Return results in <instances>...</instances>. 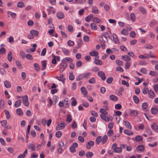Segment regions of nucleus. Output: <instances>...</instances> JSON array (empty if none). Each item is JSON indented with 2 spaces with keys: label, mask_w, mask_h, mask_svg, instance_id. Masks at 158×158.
Returning a JSON list of instances; mask_svg holds the SVG:
<instances>
[{
  "label": "nucleus",
  "mask_w": 158,
  "mask_h": 158,
  "mask_svg": "<svg viewBox=\"0 0 158 158\" xmlns=\"http://www.w3.org/2000/svg\"><path fill=\"white\" fill-rule=\"evenodd\" d=\"M100 112L102 113L101 114L104 115H107L108 114L107 112L105 110L103 109H101L100 110Z\"/></svg>",
  "instance_id": "864d4df0"
},
{
  "label": "nucleus",
  "mask_w": 158,
  "mask_h": 158,
  "mask_svg": "<svg viewBox=\"0 0 158 158\" xmlns=\"http://www.w3.org/2000/svg\"><path fill=\"white\" fill-rule=\"evenodd\" d=\"M122 59L125 61H128L131 60L130 57L128 55H124L122 56Z\"/></svg>",
  "instance_id": "2eb2a0df"
},
{
  "label": "nucleus",
  "mask_w": 158,
  "mask_h": 158,
  "mask_svg": "<svg viewBox=\"0 0 158 158\" xmlns=\"http://www.w3.org/2000/svg\"><path fill=\"white\" fill-rule=\"evenodd\" d=\"M17 6L19 8H23L25 6L24 3L22 2H19L17 4Z\"/></svg>",
  "instance_id": "72a5a7b5"
},
{
  "label": "nucleus",
  "mask_w": 158,
  "mask_h": 158,
  "mask_svg": "<svg viewBox=\"0 0 158 158\" xmlns=\"http://www.w3.org/2000/svg\"><path fill=\"white\" fill-rule=\"evenodd\" d=\"M4 101L2 99L0 101V108L2 109L4 108Z\"/></svg>",
  "instance_id": "6e6d98bb"
},
{
  "label": "nucleus",
  "mask_w": 158,
  "mask_h": 158,
  "mask_svg": "<svg viewBox=\"0 0 158 158\" xmlns=\"http://www.w3.org/2000/svg\"><path fill=\"white\" fill-rule=\"evenodd\" d=\"M90 27L93 30H97L98 29V27L94 23H91L90 24Z\"/></svg>",
  "instance_id": "a878e982"
},
{
  "label": "nucleus",
  "mask_w": 158,
  "mask_h": 158,
  "mask_svg": "<svg viewBox=\"0 0 158 158\" xmlns=\"http://www.w3.org/2000/svg\"><path fill=\"white\" fill-rule=\"evenodd\" d=\"M83 40L84 41L88 42L89 40V38L88 36L85 35L84 36Z\"/></svg>",
  "instance_id": "774afa93"
},
{
  "label": "nucleus",
  "mask_w": 158,
  "mask_h": 158,
  "mask_svg": "<svg viewBox=\"0 0 158 158\" xmlns=\"http://www.w3.org/2000/svg\"><path fill=\"white\" fill-rule=\"evenodd\" d=\"M92 12L95 14H97L98 12V10L97 7L94 6L92 8Z\"/></svg>",
  "instance_id": "7c9ffc66"
},
{
  "label": "nucleus",
  "mask_w": 158,
  "mask_h": 158,
  "mask_svg": "<svg viewBox=\"0 0 158 158\" xmlns=\"http://www.w3.org/2000/svg\"><path fill=\"white\" fill-rule=\"evenodd\" d=\"M53 57V59L52 60V63L53 64H56V56L53 54L52 55Z\"/></svg>",
  "instance_id": "13d9d810"
},
{
  "label": "nucleus",
  "mask_w": 158,
  "mask_h": 158,
  "mask_svg": "<svg viewBox=\"0 0 158 158\" xmlns=\"http://www.w3.org/2000/svg\"><path fill=\"white\" fill-rule=\"evenodd\" d=\"M98 75L100 77L102 81H104L106 79V77L105 73L102 71L98 72Z\"/></svg>",
  "instance_id": "39448f33"
},
{
  "label": "nucleus",
  "mask_w": 158,
  "mask_h": 158,
  "mask_svg": "<svg viewBox=\"0 0 158 158\" xmlns=\"http://www.w3.org/2000/svg\"><path fill=\"white\" fill-rule=\"evenodd\" d=\"M130 36L132 38H134L136 36V33L134 31H131L130 33Z\"/></svg>",
  "instance_id": "052dcab7"
},
{
  "label": "nucleus",
  "mask_w": 158,
  "mask_h": 158,
  "mask_svg": "<svg viewBox=\"0 0 158 158\" xmlns=\"http://www.w3.org/2000/svg\"><path fill=\"white\" fill-rule=\"evenodd\" d=\"M117 145L116 143H114L112 146V148L114 152L116 153H120L122 151L121 147H117Z\"/></svg>",
  "instance_id": "f257e3e1"
},
{
  "label": "nucleus",
  "mask_w": 158,
  "mask_h": 158,
  "mask_svg": "<svg viewBox=\"0 0 158 158\" xmlns=\"http://www.w3.org/2000/svg\"><path fill=\"white\" fill-rule=\"evenodd\" d=\"M124 133L128 135H132L133 134L132 132H129L127 130H124Z\"/></svg>",
  "instance_id": "e2e57ef3"
},
{
  "label": "nucleus",
  "mask_w": 158,
  "mask_h": 158,
  "mask_svg": "<svg viewBox=\"0 0 158 158\" xmlns=\"http://www.w3.org/2000/svg\"><path fill=\"white\" fill-rule=\"evenodd\" d=\"M149 91V90L148 87H145L143 89V93L144 94H146L148 93Z\"/></svg>",
  "instance_id": "2f4dec72"
},
{
  "label": "nucleus",
  "mask_w": 158,
  "mask_h": 158,
  "mask_svg": "<svg viewBox=\"0 0 158 158\" xmlns=\"http://www.w3.org/2000/svg\"><path fill=\"white\" fill-rule=\"evenodd\" d=\"M17 114L19 116H22L23 115V112L20 108H18L16 110Z\"/></svg>",
  "instance_id": "c03bdc74"
},
{
  "label": "nucleus",
  "mask_w": 158,
  "mask_h": 158,
  "mask_svg": "<svg viewBox=\"0 0 158 158\" xmlns=\"http://www.w3.org/2000/svg\"><path fill=\"white\" fill-rule=\"evenodd\" d=\"M65 127V123L63 122L58 124L56 127V130L58 131L63 129Z\"/></svg>",
  "instance_id": "7ed1b4c3"
},
{
  "label": "nucleus",
  "mask_w": 158,
  "mask_h": 158,
  "mask_svg": "<svg viewBox=\"0 0 158 158\" xmlns=\"http://www.w3.org/2000/svg\"><path fill=\"white\" fill-rule=\"evenodd\" d=\"M133 100L135 103L137 104L139 103V99L137 96L134 95L133 96Z\"/></svg>",
  "instance_id": "473e14b6"
},
{
  "label": "nucleus",
  "mask_w": 158,
  "mask_h": 158,
  "mask_svg": "<svg viewBox=\"0 0 158 158\" xmlns=\"http://www.w3.org/2000/svg\"><path fill=\"white\" fill-rule=\"evenodd\" d=\"M4 85L6 88H10L11 86L10 82L8 81H5L4 82Z\"/></svg>",
  "instance_id": "cd10ccee"
},
{
  "label": "nucleus",
  "mask_w": 158,
  "mask_h": 158,
  "mask_svg": "<svg viewBox=\"0 0 158 158\" xmlns=\"http://www.w3.org/2000/svg\"><path fill=\"white\" fill-rule=\"evenodd\" d=\"M113 80V78L112 77H110L108 78L106 80V81L107 83L108 84H111Z\"/></svg>",
  "instance_id": "4d7b16f0"
},
{
  "label": "nucleus",
  "mask_w": 158,
  "mask_h": 158,
  "mask_svg": "<svg viewBox=\"0 0 158 158\" xmlns=\"http://www.w3.org/2000/svg\"><path fill=\"white\" fill-rule=\"evenodd\" d=\"M75 78V76L73 74V72H70L69 73V79L70 81H73L74 80Z\"/></svg>",
  "instance_id": "c9c22d12"
},
{
  "label": "nucleus",
  "mask_w": 158,
  "mask_h": 158,
  "mask_svg": "<svg viewBox=\"0 0 158 158\" xmlns=\"http://www.w3.org/2000/svg\"><path fill=\"white\" fill-rule=\"evenodd\" d=\"M89 54L92 56H97L98 54V52L97 51H93L90 52Z\"/></svg>",
  "instance_id": "a19ab883"
},
{
  "label": "nucleus",
  "mask_w": 158,
  "mask_h": 158,
  "mask_svg": "<svg viewBox=\"0 0 158 158\" xmlns=\"http://www.w3.org/2000/svg\"><path fill=\"white\" fill-rule=\"evenodd\" d=\"M34 67L36 71H39L40 70V67L39 65L36 63H35L34 64Z\"/></svg>",
  "instance_id": "58836bf2"
},
{
  "label": "nucleus",
  "mask_w": 158,
  "mask_h": 158,
  "mask_svg": "<svg viewBox=\"0 0 158 158\" xmlns=\"http://www.w3.org/2000/svg\"><path fill=\"white\" fill-rule=\"evenodd\" d=\"M113 39L114 42L116 44H118L119 42V40L118 38V36L114 33L113 34Z\"/></svg>",
  "instance_id": "f3484780"
},
{
  "label": "nucleus",
  "mask_w": 158,
  "mask_h": 158,
  "mask_svg": "<svg viewBox=\"0 0 158 158\" xmlns=\"http://www.w3.org/2000/svg\"><path fill=\"white\" fill-rule=\"evenodd\" d=\"M22 101L25 106H27L29 105V103L28 102V97L27 95H25L23 98Z\"/></svg>",
  "instance_id": "20e7f679"
},
{
  "label": "nucleus",
  "mask_w": 158,
  "mask_h": 158,
  "mask_svg": "<svg viewBox=\"0 0 158 158\" xmlns=\"http://www.w3.org/2000/svg\"><path fill=\"white\" fill-rule=\"evenodd\" d=\"M114 134L113 131L112 130L110 129L107 131V134L109 136H110L113 135Z\"/></svg>",
  "instance_id": "69168bd1"
},
{
  "label": "nucleus",
  "mask_w": 158,
  "mask_h": 158,
  "mask_svg": "<svg viewBox=\"0 0 158 158\" xmlns=\"http://www.w3.org/2000/svg\"><path fill=\"white\" fill-rule=\"evenodd\" d=\"M62 133L61 131H58L56 133V136L57 138L60 137L62 135Z\"/></svg>",
  "instance_id": "338daca9"
},
{
  "label": "nucleus",
  "mask_w": 158,
  "mask_h": 158,
  "mask_svg": "<svg viewBox=\"0 0 158 158\" xmlns=\"http://www.w3.org/2000/svg\"><path fill=\"white\" fill-rule=\"evenodd\" d=\"M130 17L131 19L133 22H135V16L134 13H132L130 14Z\"/></svg>",
  "instance_id": "ea45409f"
},
{
  "label": "nucleus",
  "mask_w": 158,
  "mask_h": 158,
  "mask_svg": "<svg viewBox=\"0 0 158 158\" xmlns=\"http://www.w3.org/2000/svg\"><path fill=\"white\" fill-rule=\"evenodd\" d=\"M130 110V114H131V115L133 116H136L138 114V112L137 110Z\"/></svg>",
  "instance_id": "a211bd4d"
},
{
  "label": "nucleus",
  "mask_w": 158,
  "mask_h": 158,
  "mask_svg": "<svg viewBox=\"0 0 158 158\" xmlns=\"http://www.w3.org/2000/svg\"><path fill=\"white\" fill-rule=\"evenodd\" d=\"M28 147L33 151H35V145L34 143H32L28 145Z\"/></svg>",
  "instance_id": "f8f14e48"
},
{
  "label": "nucleus",
  "mask_w": 158,
  "mask_h": 158,
  "mask_svg": "<svg viewBox=\"0 0 158 158\" xmlns=\"http://www.w3.org/2000/svg\"><path fill=\"white\" fill-rule=\"evenodd\" d=\"M25 57L29 60H31L33 59V57L30 54H27L25 55Z\"/></svg>",
  "instance_id": "680f3d73"
},
{
  "label": "nucleus",
  "mask_w": 158,
  "mask_h": 158,
  "mask_svg": "<svg viewBox=\"0 0 158 158\" xmlns=\"http://www.w3.org/2000/svg\"><path fill=\"white\" fill-rule=\"evenodd\" d=\"M111 34L110 31H109V32H105V35H104L103 36L106 39L107 38L110 39V36Z\"/></svg>",
  "instance_id": "dca6fc26"
},
{
  "label": "nucleus",
  "mask_w": 158,
  "mask_h": 158,
  "mask_svg": "<svg viewBox=\"0 0 158 158\" xmlns=\"http://www.w3.org/2000/svg\"><path fill=\"white\" fill-rule=\"evenodd\" d=\"M93 22L96 23H99L101 22V20L97 17H94L93 19Z\"/></svg>",
  "instance_id": "4c0bfd02"
},
{
  "label": "nucleus",
  "mask_w": 158,
  "mask_h": 158,
  "mask_svg": "<svg viewBox=\"0 0 158 158\" xmlns=\"http://www.w3.org/2000/svg\"><path fill=\"white\" fill-rule=\"evenodd\" d=\"M67 66V64L66 63L61 62L60 64L59 70L60 73H62L66 68Z\"/></svg>",
  "instance_id": "f03ea898"
},
{
  "label": "nucleus",
  "mask_w": 158,
  "mask_h": 158,
  "mask_svg": "<svg viewBox=\"0 0 158 158\" xmlns=\"http://www.w3.org/2000/svg\"><path fill=\"white\" fill-rule=\"evenodd\" d=\"M94 62L97 64L99 65H102V61L98 59H95L94 60Z\"/></svg>",
  "instance_id": "3c124183"
},
{
  "label": "nucleus",
  "mask_w": 158,
  "mask_h": 158,
  "mask_svg": "<svg viewBox=\"0 0 158 158\" xmlns=\"http://www.w3.org/2000/svg\"><path fill=\"white\" fill-rule=\"evenodd\" d=\"M15 63L17 66H18L19 69H22V66L19 60H16Z\"/></svg>",
  "instance_id": "5fc2aeb1"
},
{
  "label": "nucleus",
  "mask_w": 158,
  "mask_h": 158,
  "mask_svg": "<svg viewBox=\"0 0 158 158\" xmlns=\"http://www.w3.org/2000/svg\"><path fill=\"white\" fill-rule=\"evenodd\" d=\"M123 124L126 127L128 128L129 129H131L132 128V126L130 123L129 122L127 121L126 119H124L123 120Z\"/></svg>",
  "instance_id": "423d86ee"
},
{
  "label": "nucleus",
  "mask_w": 158,
  "mask_h": 158,
  "mask_svg": "<svg viewBox=\"0 0 158 158\" xmlns=\"http://www.w3.org/2000/svg\"><path fill=\"white\" fill-rule=\"evenodd\" d=\"M61 61L63 63H65L68 62H69L70 63H72L73 62V60L70 57H66L63 59Z\"/></svg>",
  "instance_id": "0eeeda50"
},
{
  "label": "nucleus",
  "mask_w": 158,
  "mask_h": 158,
  "mask_svg": "<svg viewBox=\"0 0 158 158\" xmlns=\"http://www.w3.org/2000/svg\"><path fill=\"white\" fill-rule=\"evenodd\" d=\"M143 137L141 136L137 135L135 137V139L138 142H140L143 139Z\"/></svg>",
  "instance_id": "49530a36"
},
{
  "label": "nucleus",
  "mask_w": 158,
  "mask_h": 158,
  "mask_svg": "<svg viewBox=\"0 0 158 158\" xmlns=\"http://www.w3.org/2000/svg\"><path fill=\"white\" fill-rule=\"evenodd\" d=\"M4 112L5 113L6 118L7 119H9L10 117V116L9 112L6 110H5Z\"/></svg>",
  "instance_id": "79ce46f5"
},
{
  "label": "nucleus",
  "mask_w": 158,
  "mask_h": 158,
  "mask_svg": "<svg viewBox=\"0 0 158 158\" xmlns=\"http://www.w3.org/2000/svg\"><path fill=\"white\" fill-rule=\"evenodd\" d=\"M94 144V142L93 141H90L86 144V147L88 149H89L91 148V147L93 146Z\"/></svg>",
  "instance_id": "1a4fd4ad"
},
{
  "label": "nucleus",
  "mask_w": 158,
  "mask_h": 158,
  "mask_svg": "<svg viewBox=\"0 0 158 158\" xmlns=\"http://www.w3.org/2000/svg\"><path fill=\"white\" fill-rule=\"evenodd\" d=\"M145 132L149 135H152V132L151 131L150 128L149 127H146L145 129Z\"/></svg>",
  "instance_id": "aec40b11"
},
{
  "label": "nucleus",
  "mask_w": 158,
  "mask_h": 158,
  "mask_svg": "<svg viewBox=\"0 0 158 158\" xmlns=\"http://www.w3.org/2000/svg\"><path fill=\"white\" fill-rule=\"evenodd\" d=\"M56 16L57 18L59 19H61L64 17V15L61 12H58L56 13Z\"/></svg>",
  "instance_id": "6e6552de"
},
{
  "label": "nucleus",
  "mask_w": 158,
  "mask_h": 158,
  "mask_svg": "<svg viewBox=\"0 0 158 158\" xmlns=\"http://www.w3.org/2000/svg\"><path fill=\"white\" fill-rule=\"evenodd\" d=\"M151 111L152 114H156L157 112L156 108H152L151 110Z\"/></svg>",
  "instance_id": "de8ad7c7"
},
{
  "label": "nucleus",
  "mask_w": 158,
  "mask_h": 158,
  "mask_svg": "<svg viewBox=\"0 0 158 158\" xmlns=\"http://www.w3.org/2000/svg\"><path fill=\"white\" fill-rule=\"evenodd\" d=\"M27 150L26 149L23 152V153L19 155L17 157V158H24L26 156V154H27Z\"/></svg>",
  "instance_id": "b1692460"
},
{
  "label": "nucleus",
  "mask_w": 158,
  "mask_h": 158,
  "mask_svg": "<svg viewBox=\"0 0 158 158\" xmlns=\"http://www.w3.org/2000/svg\"><path fill=\"white\" fill-rule=\"evenodd\" d=\"M84 78L83 74H79L76 77V80L77 81H79L83 79Z\"/></svg>",
  "instance_id": "f704fd0d"
},
{
  "label": "nucleus",
  "mask_w": 158,
  "mask_h": 158,
  "mask_svg": "<svg viewBox=\"0 0 158 158\" xmlns=\"http://www.w3.org/2000/svg\"><path fill=\"white\" fill-rule=\"evenodd\" d=\"M139 10L142 14H145L147 13V10L146 9L143 7L141 6L139 7Z\"/></svg>",
  "instance_id": "6ab92c4d"
},
{
  "label": "nucleus",
  "mask_w": 158,
  "mask_h": 158,
  "mask_svg": "<svg viewBox=\"0 0 158 158\" xmlns=\"http://www.w3.org/2000/svg\"><path fill=\"white\" fill-rule=\"evenodd\" d=\"M102 136H98L96 138V143L97 144H98L101 142Z\"/></svg>",
  "instance_id": "09e8293b"
},
{
  "label": "nucleus",
  "mask_w": 158,
  "mask_h": 158,
  "mask_svg": "<svg viewBox=\"0 0 158 158\" xmlns=\"http://www.w3.org/2000/svg\"><path fill=\"white\" fill-rule=\"evenodd\" d=\"M108 139L107 136L106 135H104L103 137L101 138V142L103 144H105L107 141Z\"/></svg>",
  "instance_id": "4468645a"
},
{
  "label": "nucleus",
  "mask_w": 158,
  "mask_h": 158,
  "mask_svg": "<svg viewBox=\"0 0 158 158\" xmlns=\"http://www.w3.org/2000/svg\"><path fill=\"white\" fill-rule=\"evenodd\" d=\"M12 53L11 51L9 52L7 55V59L9 62H11L12 60Z\"/></svg>",
  "instance_id": "ddd939ff"
},
{
  "label": "nucleus",
  "mask_w": 158,
  "mask_h": 158,
  "mask_svg": "<svg viewBox=\"0 0 158 158\" xmlns=\"http://www.w3.org/2000/svg\"><path fill=\"white\" fill-rule=\"evenodd\" d=\"M61 49L63 53L65 55H67L68 54L70 53V51L69 50L64 48H62Z\"/></svg>",
  "instance_id": "c756f323"
},
{
  "label": "nucleus",
  "mask_w": 158,
  "mask_h": 158,
  "mask_svg": "<svg viewBox=\"0 0 158 158\" xmlns=\"http://www.w3.org/2000/svg\"><path fill=\"white\" fill-rule=\"evenodd\" d=\"M93 15L92 14H90L85 18V21L87 22H89L91 20L92 18H93Z\"/></svg>",
  "instance_id": "bb28decb"
},
{
  "label": "nucleus",
  "mask_w": 158,
  "mask_h": 158,
  "mask_svg": "<svg viewBox=\"0 0 158 158\" xmlns=\"http://www.w3.org/2000/svg\"><path fill=\"white\" fill-rule=\"evenodd\" d=\"M6 50L5 48L3 47L1 48L0 49V54H3L6 53Z\"/></svg>",
  "instance_id": "0e129e2a"
},
{
  "label": "nucleus",
  "mask_w": 158,
  "mask_h": 158,
  "mask_svg": "<svg viewBox=\"0 0 158 158\" xmlns=\"http://www.w3.org/2000/svg\"><path fill=\"white\" fill-rule=\"evenodd\" d=\"M21 104V101L20 100H18L16 101L15 104V107L16 108L19 107Z\"/></svg>",
  "instance_id": "c85d7f7f"
},
{
  "label": "nucleus",
  "mask_w": 158,
  "mask_h": 158,
  "mask_svg": "<svg viewBox=\"0 0 158 158\" xmlns=\"http://www.w3.org/2000/svg\"><path fill=\"white\" fill-rule=\"evenodd\" d=\"M151 127L152 130L156 131L158 129V126L155 123H154L151 125Z\"/></svg>",
  "instance_id": "5701e85b"
},
{
  "label": "nucleus",
  "mask_w": 158,
  "mask_h": 158,
  "mask_svg": "<svg viewBox=\"0 0 158 158\" xmlns=\"http://www.w3.org/2000/svg\"><path fill=\"white\" fill-rule=\"evenodd\" d=\"M81 90L82 93L85 96V95L87 94L88 92L87 91L86 88L84 87H82L81 88Z\"/></svg>",
  "instance_id": "393cba45"
},
{
  "label": "nucleus",
  "mask_w": 158,
  "mask_h": 158,
  "mask_svg": "<svg viewBox=\"0 0 158 158\" xmlns=\"http://www.w3.org/2000/svg\"><path fill=\"white\" fill-rule=\"evenodd\" d=\"M148 93L149 95V97L150 98H153L155 97L156 95L153 91L150 90Z\"/></svg>",
  "instance_id": "9d476101"
},
{
  "label": "nucleus",
  "mask_w": 158,
  "mask_h": 158,
  "mask_svg": "<svg viewBox=\"0 0 158 158\" xmlns=\"http://www.w3.org/2000/svg\"><path fill=\"white\" fill-rule=\"evenodd\" d=\"M42 63L43 66V68L41 69L42 70H44L45 69L46 67L47 63L45 60H43L42 61Z\"/></svg>",
  "instance_id": "37998d69"
},
{
  "label": "nucleus",
  "mask_w": 158,
  "mask_h": 158,
  "mask_svg": "<svg viewBox=\"0 0 158 158\" xmlns=\"http://www.w3.org/2000/svg\"><path fill=\"white\" fill-rule=\"evenodd\" d=\"M121 34L125 35H126L128 34L127 30L125 29H123L121 31Z\"/></svg>",
  "instance_id": "a18cd8bd"
},
{
  "label": "nucleus",
  "mask_w": 158,
  "mask_h": 158,
  "mask_svg": "<svg viewBox=\"0 0 158 158\" xmlns=\"http://www.w3.org/2000/svg\"><path fill=\"white\" fill-rule=\"evenodd\" d=\"M137 148L138 151H142L144 150V147L143 145H140L138 146Z\"/></svg>",
  "instance_id": "8fccbe9b"
},
{
  "label": "nucleus",
  "mask_w": 158,
  "mask_h": 158,
  "mask_svg": "<svg viewBox=\"0 0 158 158\" xmlns=\"http://www.w3.org/2000/svg\"><path fill=\"white\" fill-rule=\"evenodd\" d=\"M110 99L113 101H116L118 100V97L114 95H111L110 96Z\"/></svg>",
  "instance_id": "4be33fe9"
},
{
  "label": "nucleus",
  "mask_w": 158,
  "mask_h": 158,
  "mask_svg": "<svg viewBox=\"0 0 158 158\" xmlns=\"http://www.w3.org/2000/svg\"><path fill=\"white\" fill-rule=\"evenodd\" d=\"M93 153L92 152H88L86 154L85 156L88 158H90L93 156Z\"/></svg>",
  "instance_id": "e433bc0d"
},
{
  "label": "nucleus",
  "mask_w": 158,
  "mask_h": 158,
  "mask_svg": "<svg viewBox=\"0 0 158 158\" xmlns=\"http://www.w3.org/2000/svg\"><path fill=\"white\" fill-rule=\"evenodd\" d=\"M68 30L70 32H72L73 31V26L71 25H69L68 26Z\"/></svg>",
  "instance_id": "bf43d9fd"
},
{
  "label": "nucleus",
  "mask_w": 158,
  "mask_h": 158,
  "mask_svg": "<svg viewBox=\"0 0 158 158\" xmlns=\"http://www.w3.org/2000/svg\"><path fill=\"white\" fill-rule=\"evenodd\" d=\"M105 115H104L102 114H101L100 116L101 118L102 119L104 120L106 122H108L110 120V118H109Z\"/></svg>",
  "instance_id": "9b49d317"
},
{
  "label": "nucleus",
  "mask_w": 158,
  "mask_h": 158,
  "mask_svg": "<svg viewBox=\"0 0 158 158\" xmlns=\"http://www.w3.org/2000/svg\"><path fill=\"white\" fill-rule=\"evenodd\" d=\"M82 41L81 39H79L77 42L78 48H80L82 45Z\"/></svg>",
  "instance_id": "603ef678"
},
{
  "label": "nucleus",
  "mask_w": 158,
  "mask_h": 158,
  "mask_svg": "<svg viewBox=\"0 0 158 158\" xmlns=\"http://www.w3.org/2000/svg\"><path fill=\"white\" fill-rule=\"evenodd\" d=\"M30 32L31 34V35H33V36L34 35L35 36H38L39 33V32L38 31L34 30H31L30 31Z\"/></svg>",
  "instance_id": "412c9836"
}]
</instances>
